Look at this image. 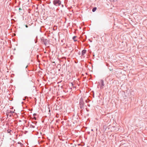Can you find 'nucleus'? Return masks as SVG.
Listing matches in <instances>:
<instances>
[{"mask_svg":"<svg viewBox=\"0 0 147 147\" xmlns=\"http://www.w3.org/2000/svg\"><path fill=\"white\" fill-rule=\"evenodd\" d=\"M84 97L82 96L80 98L79 101L80 107L81 109L83 110L84 109Z\"/></svg>","mask_w":147,"mask_h":147,"instance_id":"f257e3e1","label":"nucleus"},{"mask_svg":"<svg viewBox=\"0 0 147 147\" xmlns=\"http://www.w3.org/2000/svg\"><path fill=\"white\" fill-rule=\"evenodd\" d=\"M53 3L55 5L58 6L61 5V3L60 0H54Z\"/></svg>","mask_w":147,"mask_h":147,"instance_id":"f03ea898","label":"nucleus"},{"mask_svg":"<svg viewBox=\"0 0 147 147\" xmlns=\"http://www.w3.org/2000/svg\"><path fill=\"white\" fill-rule=\"evenodd\" d=\"M37 122L35 121H32L30 124V127L34 128L36 125Z\"/></svg>","mask_w":147,"mask_h":147,"instance_id":"7ed1b4c3","label":"nucleus"},{"mask_svg":"<svg viewBox=\"0 0 147 147\" xmlns=\"http://www.w3.org/2000/svg\"><path fill=\"white\" fill-rule=\"evenodd\" d=\"M14 113V111L11 110H8L7 112V115H9L10 117H11L12 115H13V113Z\"/></svg>","mask_w":147,"mask_h":147,"instance_id":"20e7f679","label":"nucleus"},{"mask_svg":"<svg viewBox=\"0 0 147 147\" xmlns=\"http://www.w3.org/2000/svg\"><path fill=\"white\" fill-rule=\"evenodd\" d=\"M100 85L101 86L100 88L101 89L103 88L102 86H104V81L103 80H101L100 81Z\"/></svg>","mask_w":147,"mask_h":147,"instance_id":"39448f33","label":"nucleus"},{"mask_svg":"<svg viewBox=\"0 0 147 147\" xmlns=\"http://www.w3.org/2000/svg\"><path fill=\"white\" fill-rule=\"evenodd\" d=\"M86 50H83L82 51V56H83L86 53Z\"/></svg>","mask_w":147,"mask_h":147,"instance_id":"423d86ee","label":"nucleus"},{"mask_svg":"<svg viewBox=\"0 0 147 147\" xmlns=\"http://www.w3.org/2000/svg\"><path fill=\"white\" fill-rule=\"evenodd\" d=\"M18 144L19 145V146H18V147H22V146L23 145V144L20 142L18 143Z\"/></svg>","mask_w":147,"mask_h":147,"instance_id":"0eeeda50","label":"nucleus"},{"mask_svg":"<svg viewBox=\"0 0 147 147\" xmlns=\"http://www.w3.org/2000/svg\"><path fill=\"white\" fill-rule=\"evenodd\" d=\"M125 49V46L124 45L123 47L122 46V47L120 48V51H123Z\"/></svg>","mask_w":147,"mask_h":147,"instance_id":"6e6552de","label":"nucleus"},{"mask_svg":"<svg viewBox=\"0 0 147 147\" xmlns=\"http://www.w3.org/2000/svg\"><path fill=\"white\" fill-rule=\"evenodd\" d=\"M96 9V7H94L92 9V11L93 12H94L95 11Z\"/></svg>","mask_w":147,"mask_h":147,"instance_id":"1a4fd4ad","label":"nucleus"},{"mask_svg":"<svg viewBox=\"0 0 147 147\" xmlns=\"http://www.w3.org/2000/svg\"><path fill=\"white\" fill-rule=\"evenodd\" d=\"M76 36H73V38H72L74 40V41H76L77 40L75 39V38H76Z\"/></svg>","mask_w":147,"mask_h":147,"instance_id":"9d476101","label":"nucleus"},{"mask_svg":"<svg viewBox=\"0 0 147 147\" xmlns=\"http://www.w3.org/2000/svg\"><path fill=\"white\" fill-rule=\"evenodd\" d=\"M11 131V130L9 129H8L7 130V132L8 133H10Z\"/></svg>","mask_w":147,"mask_h":147,"instance_id":"9b49d317","label":"nucleus"},{"mask_svg":"<svg viewBox=\"0 0 147 147\" xmlns=\"http://www.w3.org/2000/svg\"><path fill=\"white\" fill-rule=\"evenodd\" d=\"M47 41V40L46 39H45V41L44 40V42L45 44H46V42Z\"/></svg>","mask_w":147,"mask_h":147,"instance_id":"f8f14e48","label":"nucleus"},{"mask_svg":"<svg viewBox=\"0 0 147 147\" xmlns=\"http://www.w3.org/2000/svg\"><path fill=\"white\" fill-rule=\"evenodd\" d=\"M29 37V35H28L26 36V37L27 38H28Z\"/></svg>","mask_w":147,"mask_h":147,"instance_id":"ddd939ff","label":"nucleus"},{"mask_svg":"<svg viewBox=\"0 0 147 147\" xmlns=\"http://www.w3.org/2000/svg\"><path fill=\"white\" fill-rule=\"evenodd\" d=\"M71 85H72V86H74V84L72 83H71Z\"/></svg>","mask_w":147,"mask_h":147,"instance_id":"4468645a","label":"nucleus"},{"mask_svg":"<svg viewBox=\"0 0 147 147\" xmlns=\"http://www.w3.org/2000/svg\"><path fill=\"white\" fill-rule=\"evenodd\" d=\"M36 115V113H34L33 114V115L34 116Z\"/></svg>","mask_w":147,"mask_h":147,"instance_id":"2eb2a0df","label":"nucleus"},{"mask_svg":"<svg viewBox=\"0 0 147 147\" xmlns=\"http://www.w3.org/2000/svg\"><path fill=\"white\" fill-rule=\"evenodd\" d=\"M34 119L35 120H36V118L35 117H34Z\"/></svg>","mask_w":147,"mask_h":147,"instance_id":"dca6fc26","label":"nucleus"},{"mask_svg":"<svg viewBox=\"0 0 147 147\" xmlns=\"http://www.w3.org/2000/svg\"><path fill=\"white\" fill-rule=\"evenodd\" d=\"M25 26H26V28H28V26L27 25H26Z\"/></svg>","mask_w":147,"mask_h":147,"instance_id":"f3484780","label":"nucleus"},{"mask_svg":"<svg viewBox=\"0 0 147 147\" xmlns=\"http://www.w3.org/2000/svg\"><path fill=\"white\" fill-rule=\"evenodd\" d=\"M19 122H21V120H19Z\"/></svg>","mask_w":147,"mask_h":147,"instance_id":"a211bd4d","label":"nucleus"},{"mask_svg":"<svg viewBox=\"0 0 147 147\" xmlns=\"http://www.w3.org/2000/svg\"><path fill=\"white\" fill-rule=\"evenodd\" d=\"M62 6L63 7V5H62Z\"/></svg>","mask_w":147,"mask_h":147,"instance_id":"6ab92c4d","label":"nucleus"},{"mask_svg":"<svg viewBox=\"0 0 147 147\" xmlns=\"http://www.w3.org/2000/svg\"><path fill=\"white\" fill-rule=\"evenodd\" d=\"M73 87L74 88H76V87L73 86Z\"/></svg>","mask_w":147,"mask_h":147,"instance_id":"aec40b11","label":"nucleus"},{"mask_svg":"<svg viewBox=\"0 0 147 147\" xmlns=\"http://www.w3.org/2000/svg\"><path fill=\"white\" fill-rule=\"evenodd\" d=\"M19 9V10H20V9H21L20 8Z\"/></svg>","mask_w":147,"mask_h":147,"instance_id":"412c9836","label":"nucleus"},{"mask_svg":"<svg viewBox=\"0 0 147 147\" xmlns=\"http://www.w3.org/2000/svg\"><path fill=\"white\" fill-rule=\"evenodd\" d=\"M80 53H79V54L80 55Z\"/></svg>","mask_w":147,"mask_h":147,"instance_id":"4be33fe9","label":"nucleus"},{"mask_svg":"<svg viewBox=\"0 0 147 147\" xmlns=\"http://www.w3.org/2000/svg\"><path fill=\"white\" fill-rule=\"evenodd\" d=\"M121 42H122V43H123V41H122Z\"/></svg>","mask_w":147,"mask_h":147,"instance_id":"5701e85b","label":"nucleus"},{"mask_svg":"<svg viewBox=\"0 0 147 147\" xmlns=\"http://www.w3.org/2000/svg\"><path fill=\"white\" fill-rule=\"evenodd\" d=\"M27 66L26 67V68H27Z\"/></svg>","mask_w":147,"mask_h":147,"instance_id":"b1692460","label":"nucleus"},{"mask_svg":"<svg viewBox=\"0 0 147 147\" xmlns=\"http://www.w3.org/2000/svg\"><path fill=\"white\" fill-rule=\"evenodd\" d=\"M61 41H62V42H63V40H62Z\"/></svg>","mask_w":147,"mask_h":147,"instance_id":"393cba45","label":"nucleus"},{"mask_svg":"<svg viewBox=\"0 0 147 147\" xmlns=\"http://www.w3.org/2000/svg\"><path fill=\"white\" fill-rule=\"evenodd\" d=\"M91 130H92V131H93V129H92Z\"/></svg>","mask_w":147,"mask_h":147,"instance_id":"a878e982","label":"nucleus"}]
</instances>
